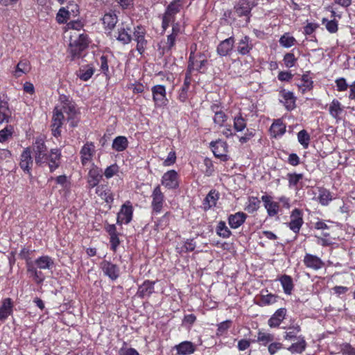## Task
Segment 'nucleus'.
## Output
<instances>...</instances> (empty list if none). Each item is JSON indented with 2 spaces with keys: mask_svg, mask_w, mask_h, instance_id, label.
Listing matches in <instances>:
<instances>
[{
  "mask_svg": "<svg viewBox=\"0 0 355 355\" xmlns=\"http://www.w3.org/2000/svg\"><path fill=\"white\" fill-rule=\"evenodd\" d=\"M31 148L35 164L40 168L48 167L50 173L54 172L61 163V150L55 148L49 150L46 145V137L40 135L35 138Z\"/></svg>",
  "mask_w": 355,
  "mask_h": 355,
  "instance_id": "nucleus-1",
  "label": "nucleus"
},
{
  "mask_svg": "<svg viewBox=\"0 0 355 355\" xmlns=\"http://www.w3.org/2000/svg\"><path fill=\"white\" fill-rule=\"evenodd\" d=\"M29 254L30 251L24 248L20 251L19 255L21 259L26 261L27 272L28 274H30V276L33 278L36 283H42L45 279V277L42 271L38 270L36 269V268L33 267V261L31 260Z\"/></svg>",
  "mask_w": 355,
  "mask_h": 355,
  "instance_id": "nucleus-2",
  "label": "nucleus"
},
{
  "mask_svg": "<svg viewBox=\"0 0 355 355\" xmlns=\"http://www.w3.org/2000/svg\"><path fill=\"white\" fill-rule=\"evenodd\" d=\"M193 55L194 53L191 52L189 58L188 67L185 74L184 84L181 87L178 94V99L182 103L185 102L188 98V91L191 83V73L194 70Z\"/></svg>",
  "mask_w": 355,
  "mask_h": 355,
  "instance_id": "nucleus-3",
  "label": "nucleus"
},
{
  "mask_svg": "<svg viewBox=\"0 0 355 355\" xmlns=\"http://www.w3.org/2000/svg\"><path fill=\"white\" fill-rule=\"evenodd\" d=\"M31 148L26 147L20 155L19 166L21 169L29 177L32 178L31 169L33 165L34 158L31 156Z\"/></svg>",
  "mask_w": 355,
  "mask_h": 355,
  "instance_id": "nucleus-4",
  "label": "nucleus"
},
{
  "mask_svg": "<svg viewBox=\"0 0 355 355\" xmlns=\"http://www.w3.org/2000/svg\"><path fill=\"white\" fill-rule=\"evenodd\" d=\"M133 207L130 201H126L121 207L120 211L117 214L116 224L121 225L123 223L128 224L132 219Z\"/></svg>",
  "mask_w": 355,
  "mask_h": 355,
  "instance_id": "nucleus-5",
  "label": "nucleus"
},
{
  "mask_svg": "<svg viewBox=\"0 0 355 355\" xmlns=\"http://www.w3.org/2000/svg\"><path fill=\"white\" fill-rule=\"evenodd\" d=\"M153 93V99L155 107H164L168 104L166 98V87L162 85H157L151 89Z\"/></svg>",
  "mask_w": 355,
  "mask_h": 355,
  "instance_id": "nucleus-6",
  "label": "nucleus"
},
{
  "mask_svg": "<svg viewBox=\"0 0 355 355\" xmlns=\"http://www.w3.org/2000/svg\"><path fill=\"white\" fill-rule=\"evenodd\" d=\"M212 152L216 157L219 158L221 161L226 162L229 159L227 153V144L221 139L211 141L210 143Z\"/></svg>",
  "mask_w": 355,
  "mask_h": 355,
  "instance_id": "nucleus-7",
  "label": "nucleus"
},
{
  "mask_svg": "<svg viewBox=\"0 0 355 355\" xmlns=\"http://www.w3.org/2000/svg\"><path fill=\"white\" fill-rule=\"evenodd\" d=\"M152 212L153 214H159L163 208L164 202V195L161 191L159 185L156 186L152 193Z\"/></svg>",
  "mask_w": 355,
  "mask_h": 355,
  "instance_id": "nucleus-8",
  "label": "nucleus"
},
{
  "mask_svg": "<svg viewBox=\"0 0 355 355\" xmlns=\"http://www.w3.org/2000/svg\"><path fill=\"white\" fill-rule=\"evenodd\" d=\"M101 268L105 275L107 276L111 280L117 279L120 275V268L119 266L106 260L101 263Z\"/></svg>",
  "mask_w": 355,
  "mask_h": 355,
  "instance_id": "nucleus-9",
  "label": "nucleus"
},
{
  "mask_svg": "<svg viewBox=\"0 0 355 355\" xmlns=\"http://www.w3.org/2000/svg\"><path fill=\"white\" fill-rule=\"evenodd\" d=\"M178 175L175 170H170L166 172L162 178V184L168 189L178 188Z\"/></svg>",
  "mask_w": 355,
  "mask_h": 355,
  "instance_id": "nucleus-10",
  "label": "nucleus"
},
{
  "mask_svg": "<svg viewBox=\"0 0 355 355\" xmlns=\"http://www.w3.org/2000/svg\"><path fill=\"white\" fill-rule=\"evenodd\" d=\"M302 211L300 209H294L291 214V221L288 223L289 228L295 233H298L304 223Z\"/></svg>",
  "mask_w": 355,
  "mask_h": 355,
  "instance_id": "nucleus-11",
  "label": "nucleus"
},
{
  "mask_svg": "<svg viewBox=\"0 0 355 355\" xmlns=\"http://www.w3.org/2000/svg\"><path fill=\"white\" fill-rule=\"evenodd\" d=\"M12 112L9 108L7 96L0 94V125L8 123L11 119Z\"/></svg>",
  "mask_w": 355,
  "mask_h": 355,
  "instance_id": "nucleus-12",
  "label": "nucleus"
},
{
  "mask_svg": "<svg viewBox=\"0 0 355 355\" xmlns=\"http://www.w3.org/2000/svg\"><path fill=\"white\" fill-rule=\"evenodd\" d=\"M252 7L253 5L251 6L248 0H239L234 6V9L239 17H247L246 24H248L250 21V15Z\"/></svg>",
  "mask_w": 355,
  "mask_h": 355,
  "instance_id": "nucleus-13",
  "label": "nucleus"
},
{
  "mask_svg": "<svg viewBox=\"0 0 355 355\" xmlns=\"http://www.w3.org/2000/svg\"><path fill=\"white\" fill-rule=\"evenodd\" d=\"M102 178V169L92 164V167L88 173L87 183L89 188L97 187Z\"/></svg>",
  "mask_w": 355,
  "mask_h": 355,
  "instance_id": "nucleus-14",
  "label": "nucleus"
},
{
  "mask_svg": "<svg viewBox=\"0 0 355 355\" xmlns=\"http://www.w3.org/2000/svg\"><path fill=\"white\" fill-rule=\"evenodd\" d=\"M95 146L93 142H87L80 151L81 163L85 166L92 159L95 153Z\"/></svg>",
  "mask_w": 355,
  "mask_h": 355,
  "instance_id": "nucleus-15",
  "label": "nucleus"
},
{
  "mask_svg": "<svg viewBox=\"0 0 355 355\" xmlns=\"http://www.w3.org/2000/svg\"><path fill=\"white\" fill-rule=\"evenodd\" d=\"M155 282L146 280L139 286L136 295L141 299L150 297L154 293Z\"/></svg>",
  "mask_w": 355,
  "mask_h": 355,
  "instance_id": "nucleus-16",
  "label": "nucleus"
},
{
  "mask_svg": "<svg viewBox=\"0 0 355 355\" xmlns=\"http://www.w3.org/2000/svg\"><path fill=\"white\" fill-rule=\"evenodd\" d=\"M303 262L307 268H311L314 270L321 269L324 265V262L320 257L309 253L305 254Z\"/></svg>",
  "mask_w": 355,
  "mask_h": 355,
  "instance_id": "nucleus-17",
  "label": "nucleus"
},
{
  "mask_svg": "<svg viewBox=\"0 0 355 355\" xmlns=\"http://www.w3.org/2000/svg\"><path fill=\"white\" fill-rule=\"evenodd\" d=\"M235 40L234 37H230L219 43L217 46V53L220 56H226L232 51Z\"/></svg>",
  "mask_w": 355,
  "mask_h": 355,
  "instance_id": "nucleus-18",
  "label": "nucleus"
},
{
  "mask_svg": "<svg viewBox=\"0 0 355 355\" xmlns=\"http://www.w3.org/2000/svg\"><path fill=\"white\" fill-rule=\"evenodd\" d=\"M54 265L53 259L47 255L41 256L33 261V267L40 271L41 270L51 269Z\"/></svg>",
  "mask_w": 355,
  "mask_h": 355,
  "instance_id": "nucleus-19",
  "label": "nucleus"
},
{
  "mask_svg": "<svg viewBox=\"0 0 355 355\" xmlns=\"http://www.w3.org/2000/svg\"><path fill=\"white\" fill-rule=\"evenodd\" d=\"M280 94L282 99H280L279 102L284 104L286 109L288 111L294 110L296 107V98L294 96L293 93L289 91L286 92L285 89H283L280 92Z\"/></svg>",
  "mask_w": 355,
  "mask_h": 355,
  "instance_id": "nucleus-20",
  "label": "nucleus"
},
{
  "mask_svg": "<svg viewBox=\"0 0 355 355\" xmlns=\"http://www.w3.org/2000/svg\"><path fill=\"white\" fill-rule=\"evenodd\" d=\"M261 200L264 202V207L269 216H274L279 211V203L272 201V197L268 195L261 196Z\"/></svg>",
  "mask_w": 355,
  "mask_h": 355,
  "instance_id": "nucleus-21",
  "label": "nucleus"
},
{
  "mask_svg": "<svg viewBox=\"0 0 355 355\" xmlns=\"http://www.w3.org/2000/svg\"><path fill=\"white\" fill-rule=\"evenodd\" d=\"M253 46L250 37L248 35L243 36L237 43V52L241 55H246Z\"/></svg>",
  "mask_w": 355,
  "mask_h": 355,
  "instance_id": "nucleus-22",
  "label": "nucleus"
},
{
  "mask_svg": "<svg viewBox=\"0 0 355 355\" xmlns=\"http://www.w3.org/2000/svg\"><path fill=\"white\" fill-rule=\"evenodd\" d=\"M248 218V215L242 211H239L228 216V223L231 228L236 229L241 226Z\"/></svg>",
  "mask_w": 355,
  "mask_h": 355,
  "instance_id": "nucleus-23",
  "label": "nucleus"
},
{
  "mask_svg": "<svg viewBox=\"0 0 355 355\" xmlns=\"http://www.w3.org/2000/svg\"><path fill=\"white\" fill-rule=\"evenodd\" d=\"M286 314V309L285 308H280L277 309L275 313L268 320V324L272 327H277L285 318Z\"/></svg>",
  "mask_w": 355,
  "mask_h": 355,
  "instance_id": "nucleus-24",
  "label": "nucleus"
},
{
  "mask_svg": "<svg viewBox=\"0 0 355 355\" xmlns=\"http://www.w3.org/2000/svg\"><path fill=\"white\" fill-rule=\"evenodd\" d=\"M13 303L11 298H5L0 307V320L5 321L12 313Z\"/></svg>",
  "mask_w": 355,
  "mask_h": 355,
  "instance_id": "nucleus-25",
  "label": "nucleus"
},
{
  "mask_svg": "<svg viewBox=\"0 0 355 355\" xmlns=\"http://www.w3.org/2000/svg\"><path fill=\"white\" fill-rule=\"evenodd\" d=\"M95 69L91 65L81 66L76 71L77 76L83 81L89 80L94 75Z\"/></svg>",
  "mask_w": 355,
  "mask_h": 355,
  "instance_id": "nucleus-26",
  "label": "nucleus"
},
{
  "mask_svg": "<svg viewBox=\"0 0 355 355\" xmlns=\"http://www.w3.org/2000/svg\"><path fill=\"white\" fill-rule=\"evenodd\" d=\"M177 352L180 355L193 354L196 350L195 345L190 341H184L175 346Z\"/></svg>",
  "mask_w": 355,
  "mask_h": 355,
  "instance_id": "nucleus-27",
  "label": "nucleus"
},
{
  "mask_svg": "<svg viewBox=\"0 0 355 355\" xmlns=\"http://www.w3.org/2000/svg\"><path fill=\"white\" fill-rule=\"evenodd\" d=\"M297 341L295 343H293L291 346H289L287 349L291 353H297L302 354L306 347V343L304 339V337L302 336H300L297 338Z\"/></svg>",
  "mask_w": 355,
  "mask_h": 355,
  "instance_id": "nucleus-28",
  "label": "nucleus"
},
{
  "mask_svg": "<svg viewBox=\"0 0 355 355\" xmlns=\"http://www.w3.org/2000/svg\"><path fill=\"white\" fill-rule=\"evenodd\" d=\"M103 24L105 26V29L110 30V31H112L114 28L115 27L118 18L115 13L114 12H109L106 13L103 19ZM111 32H109L108 34H110Z\"/></svg>",
  "mask_w": 355,
  "mask_h": 355,
  "instance_id": "nucleus-29",
  "label": "nucleus"
},
{
  "mask_svg": "<svg viewBox=\"0 0 355 355\" xmlns=\"http://www.w3.org/2000/svg\"><path fill=\"white\" fill-rule=\"evenodd\" d=\"M219 195L216 190H211L203 200V206L205 210L214 207L218 200Z\"/></svg>",
  "mask_w": 355,
  "mask_h": 355,
  "instance_id": "nucleus-30",
  "label": "nucleus"
},
{
  "mask_svg": "<svg viewBox=\"0 0 355 355\" xmlns=\"http://www.w3.org/2000/svg\"><path fill=\"white\" fill-rule=\"evenodd\" d=\"M130 28L119 27L117 30L116 35L114 36L116 40L123 44L130 43L132 40V36L128 33Z\"/></svg>",
  "mask_w": 355,
  "mask_h": 355,
  "instance_id": "nucleus-31",
  "label": "nucleus"
},
{
  "mask_svg": "<svg viewBox=\"0 0 355 355\" xmlns=\"http://www.w3.org/2000/svg\"><path fill=\"white\" fill-rule=\"evenodd\" d=\"M279 280L282 286L284 292L287 295H291L294 288L292 277L284 274L279 277Z\"/></svg>",
  "mask_w": 355,
  "mask_h": 355,
  "instance_id": "nucleus-32",
  "label": "nucleus"
},
{
  "mask_svg": "<svg viewBox=\"0 0 355 355\" xmlns=\"http://www.w3.org/2000/svg\"><path fill=\"white\" fill-rule=\"evenodd\" d=\"M271 135L276 137L283 135L286 132V125L281 119L275 120L270 128Z\"/></svg>",
  "mask_w": 355,
  "mask_h": 355,
  "instance_id": "nucleus-33",
  "label": "nucleus"
},
{
  "mask_svg": "<svg viewBox=\"0 0 355 355\" xmlns=\"http://www.w3.org/2000/svg\"><path fill=\"white\" fill-rule=\"evenodd\" d=\"M128 140L125 136H118L113 140L112 148L117 152H121L128 148Z\"/></svg>",
  "mask_w": 355,
  "mask_h": 355,
  "instance_id": "nucleus-34",
  "label": "nucleus"
},
{
  "mask_svg": "<svg viewBox=\"0 0 355 355\" xmlns=\"http://www.w3.org/2000/svg\"><path fill=\"white\" fill-rule=\"evenodd\" d=\"M96 193L107 203H112L114 200L113 195L110 190L105 189L104 186H98L96 189Z\"/></svg>",
  "mask_w": 355,
  "mask_h": 355,
  "instance_id": "nucleus-35",
  "label": "nucleus"
},
{
  "mask_svg": "<svg viewBox=\"0 0 355 355\" xmlns=\"http://www.w3.org/2000/svg\"><path fill=\"white\" fill-rule=\"evenodd\" d=\"M333 199L331 193L325 188H320L319 189V196L318 200L319 202L323 205L327 206L329 205V202Z\"/></svg>",
  "mask_w": 355,
  "mask_h": 355,
  "instance_id": "nucleus-36",
  "label": "nucleus"
},
{
  "mask_svg": "<svg viewBox=\"0 0 355 355\" xmlns=\"http://www.w3.org/2000/svg\"><path fill=\"white\" fill-rule=\"evenodd\" d=\"M286 177L288 181V187L297 189L298 183L303 179L304 175L302 173H288Z\"/></svg>",
  "mask_w": 355,
  "mask_h": 355,
  "instance_id": "nucleus-37",
  "label": "nucleus"
},
{
  "mask_svg": "<svg viewBox=\"0 0 355 355\" xmlns=\"http://www.w3.org/2000/svg\"><path fill=\"white\" fill-rule=\"evenodd\" d=\"M301 327L297 324L290 326L287 328V331L285 332V334L284 336V338L285 340H295L297 339L298 336H297V334L300 332Z\"/></svg>",
  "mask_w": 355,
  "mask_h": 355,
  "instance_id": "nucleus-38",
  "label": "nucleus"
},
{
  "mask_svg": "<svg viewBox=\"0 0 355 355\" xmlns=\"http://www.w3.org/2000/svg\"><path fill=\"white\" fill-rule=\"evenodd\" d=\"M64 119V116L62 111L58 109L57 107H55L53 110L51 126H57V128H61Z\"/></svg>",
  "mask_w": 355,
  "mask_h": 355,
  "instance_id": "nucleus-39",
  "label": "nucleus"
},
{
  "mask_svg": "<svg viewBox=\"0 0 355 355\" xmlns=\"http://www.w3.org/2000/svg\"><path fill=\"white\" fill-rule=\"evenodd\" d=\"M309 71H307L302 76V83L299 85V87L302 90V93H304L306 91L311 90L313 88V83L311 78L309 76Z\"/></svg>",
  "mask_w": 355,
  "mask_h": 355,
  "instance_id": "nucleus-40",
  "label": "nucleus"
},
{
  "mask_svg": "<svg viewBox=\"0 0 355 355\" xmlns=\"http://www.w3.org/2000/svg\"><path fill=\"white\" fill-rule=\"evenodd\" d=\"M329 114L336 119H338V115L342 112L341 104L337 99H334L329 106Z\"/></svg>",
  "mask_w": 355,
  "mask_h": 355,
  "instance_id": "nucleus-41",
  "label": "nucleus"
},
{
  "mask_svg": "<svg viewBox=\"0 0 355 355\" xmlns=\"http://www.w3.org/2000/svg\"><path fill=\"white\" fill-rule=\"evenodd\" d=\"M216 233L220 237H223L224 239L229 238L232 234V232L227 227L225 222L223 220H220L218 223V225L216 227Z\"/></svg>",
  "mask_w": 355,
  "mask_h": 355,
  "instance_id": "nucleus-42",
  "label": "nucleus"
},
{
  "mask_svg": "<svg viewBox=\"0 0 355 355\" xmlns=\"http://www.w3.org/2000/svg\"><path fill=\"white\" fill-rule=\"evenodd\" d=\"M193 57L195 58V54L193 55ZM198 59H193L194 60V69L197 70L200 73H202V69L205 67V65L207 64L208 61L207 58H205V54L203 53H199L197 55Z\"/></svg>",
  "mask_w": 355,
  "mask_h": 355,
  "instance_id": "nucleus-43",
  "label": "nucleus"
},
{
  "mask_svg": "<svg viewBox=\"0 0 355 355\" xmlns=\"http://www.w3.org/2000/svg\"><path fill=\"white\" fill-rule=\"evenodd\" d=\"M30 70L29 62L26 60H21L16 67L15 76L19 77L21 73H26Z\"/></svg>",
  "mask_w": 355,
  "mask_h": 355,
  "instance_id": "nucleus-44",
  "label": "nucleus"
},
{
  "mask_svg": "<svg viewBox=\"0 0 355 355\" xmlns=\"http://www.w3.org/2000/svg\"><path fill=\"white\" fill-rule=\"evenodd\" d=\"M273 340H274L273 335L268 334V333L259 331L258 336H257V339L255 340V342H258L261 345L266 346L268 343H271Z\"/></svg>",
  "mask_w": 355,
  "mask_h": 355,
  "instance_id": "nucleus-45",
  "label": "nucleus"
},
{
  "mask_svg": "<svg viewBox=\"0 0 355 355\" xmlns=\"http://www.w3.org/2000/svg\"><path fill=\"white\" fill-rule=\"evenodd\" d=\"M261 201L257 197H250L249 203L245 207V210L250 214L257 211L260 207Z\"/></svg>",
  "mask_w": 355,
  "mask_h": 355,
  "instance_id": "nucleus-46",
  "label": "nucleus"
},
{
  "mask_svg": "<svg viewBox=\"0 0 355 355\" xmlns=\"http://www.w3.org/2000/svg\"><path fill=\"white\" fill-rule=\"evenodd\" d=\"M297 139L299 143L304 147L307 148L309 144L310 136L305 130H302L297 133Z\"/></svg>",
  "mask_w": 355,
  "mask_h": 355,
  "instance_id": "nucleus-47",
  "label": "nucleus"
},
{
  "mask_svg": "<svg viewBox=\"0 0 355 355\" xmlns=\"http://www.w3.org/2000/svg\"><path fill=\"white\" fill-rule=\"evenodd\" d=\"M246 128L245 119L240 114L234 119V128L237 132H241Z\"/></svg>",
  "mask_w": 355,
  "mask_h": 355,
  "instance_id": "nucleus-48",
  "label": "nucleus"
},
{
  "mask_svg": "<svg viewBox=\"0 0 355 355\" xmlns=\"http://www.w3.org/2000/svg\"><path fill=\"white\" fill-rule=\"evenodd\" d=\"M71 42L77 44L80 49H86L89 45L88 36L85 34H80L78 38L74 40H71Z\"/></svg>",
  "mask_w": 355,
  "mask_h": 355,
  "instance_id": "nucleus-49",
  "label": "nucleus"
},
{
  "mask_svg": "<svg viewBox=\"0 0 355 355\" xmlns=\"http://www.w3.org/2000/svg\"><path fill=\"white\" fill-rule=\"evenodd\" d=\"M283 61L287 68H291L295 66L297 58L293 52H289L284 55Z\"/></svg>",
  "mask_w": 355,
  "mask_h": 355,
  "instance_id": "nucleus-50",
  "label": "nucleus"
},
{
  "mask_svg": "<svg viewBox=\"0 0 355 355\" xmlns=\"http://www.w3.org/2000/svg\"><path fill=\"white\" fill-rule=\"evenodd\" d=\"M295 42V39L292 37L289 36L288 34L283 35L280 39H279V44L281 46L285 47V48H289L294 45V42Z\"/></svg>",
  "mask_w": 355,
  "mask_h": 355,
  "instance_id": "nucleus-51",
  "label": "nucleus"
},
{
  "mask_svg": "<svg viewBox=\"0 0 355 355\" xmlns=\"http://www.w3.org/2000/svg\"><path fill=\"white\" fill-rule=\"evenodd\" d=\"M277 296L273 294L262 295L260 297V304L262 306L274 304L277 300Z\"/></svg>",
  "mask_w": 355,
  "mask_h": 355,
  "instance_id": "nucleus-52",
  "label": "nucleus"
},
{
  "mask_svg": "<svg viewBox=\"0 0 355 355\" xmlns=\"http://www.w3.org/2000/svg\"><path fill=\"white\" fill-rule=\"evenodd\" d=\"M13 132V127L12 125H7L5 128L0 130V142L6 141Z\"/></svg>",
  "mask_w": 355,
  "mask_h": 355,
  "instance_id": "nucleus-53",
  "label": "nucleus"
},
{
  "mask_svg": "<svg viewBox=\"0 0 355 355\" xmlns=\"http://www.w3.org/2000/svg\"><path fill=\"white\" fill-rule=\"evenodd\" d=\"M137 42V51L139 53V54L142 55L146 49L147 41L145 39V36H141L135 39Z\"/></svg>",
  "mask_w": 355,
  "mask_h": 355,
  "instance_id": "nucleus-54",
  "label": "nucleus"
},
{
  "mask_svg": "<svg viewBox=\"0 0 355 355\" xmlns=\"http://www.w3.org/2000/svg\"><path fill=\"white\" fill-rule=\"evenodd\" d=\"M180 0H173L166 7V10L175 15L180 10L181 5L179 3Z\"/></svg>",
  "mask_w": 355,
  "mask_h": 355,
  "instance_id": "nucleus-55",
  "label": "nucleus"
},
{
  "mask_svg": "<svg viewBox=\"0 0 355 355\" xmlns=\"http://www.w3.org/2000/svg\"><path fill=\"white\" fill-rule=\"evenodd\" d=\"M325 21L327 22L325 25L326 28L329 33H335L338 31V22L336 19H334L328 21L324 18L322 19V23L324 24Z\"/></svg>",
  "mask_w": 355,
  "mask_h": 355,
  "instance_id": "nucleus-56",
  "label": "nucleus"
},
{
  "mask_svg": "<svg viewBox=\"0 0 355 355\" xmlns=\"http://www.w3.org/2000/svg\"><path fill=\"white\" fill-rule=\"evenodd\" d=\"M69 50L72 56V60H73L76 58H79L85 49H80V47L77 44L71 42L69 44Z\"/></svg>",
  "mask_w": 355,
  "mask_h": 355,
  "instance_id": "nucleus-57",
  "label": "nucleus"
},
{
  "mask_svg": "<svg viewBox=\"0 0 355 355\" xmlns=\"http://www.w3.org/2000/svg\"><path fill=\"white\" fill-rule=\"evenodd\" d=\"M119 171V166L116 164L107 166L104 172V175L107 179L112 178Z\"/></svg>",
  "mask_w": 355,
  "mask_h": 355,
  "instance_id": "nucleus-58",
  "label": "nucleus"
},
{
  "mask_svg": "<svg viewBox=\"0 0 355 355\" xmlns=\"http://www.w3.org/2000/svg\"><path fill=\"white\" fill-rule=\"evenodd\" d=\"M213 119L215 124L221 127L223 125V123L227 121V116L225 114L224 112L221 111L214 114Z\"/></svg>",
  "mask_w": 355,
  "mask_h": 355,
  "instance_id": "nucleus-59",
  "label": "nucleus"
},
{
  "mask_svg": "<svg viewBox=\"0 0 355 355\" xmlns=\"http://www.w3.org/2000/svg\"><path fill=\"white\" fill-rule=\"evenodd\" d=\"M196 246V242L193 239H187L181 248V252H192L195 250Z\"/></svg>",
  "mask_w": 355,
  "mask_h": 355,
  "instance_id": "nucleus-60",
  "label": "nucleus"
},
{
  "mask_svg": "<svg viewBox=\"0 0 355 355\" xmlns=\"http://www.w3.org/2000/svg\"><path fill=\"white\" fill-rule=\"evenodd\" d=\"M169 216L170 212H166L156 222V226L160 227L161 229H163L164 227L167 226L169 223Z\"/></svg>",
  "mask_w": 355,
  "mask_h": 355,
  "instance_id": "nucleus-61",
  "label": "nucleus"
},
{
  "mask_svg": "<svg viewBox=\"0 0 355 355\" xmlns=\"http://www.w3.org/2000/svg\"><path fill=\"white\" fill-rule=\"evenodd\" d=\"M255 135V130L247 129L245 135L239 138V141L241 144H245L249 141Z\"/></svg>",
  "mask_w": 355,
  "mask_h": 355,
  "instance_id": "nucleus-62",
  "label": "nucleus"
},
{
  "mask_svg": "<svg viewBox=\"0 0 355 355\" xmlns=\"http://www.w3.org/2000/svg\"><path fill=\"white\" fill-rule=\"evenodd\" d=\"M61 110L63 114L65 113L67 115L73 114V113L76 112V109L73 103H65V105H63Z\"/></svg>",
  "mask_w": 355,
  "mask_h": 355,
  "instance_id": "nucleus-63",
  "label": "nucleus"
},
{
  "mask_svg": "<svg viewBox=\"0 0 355 355\" xmlns=\"http://www.w3.org/2000/svg\"><path fill=\"white\" fill-rule=\"evenodd\" d=\"M69 15V11L66 10L64 8H60L58 15L57 19L59 23H64Z\"/></svg>",
  "mask_w": 355,
  "mask_h": 355,
  "instance_id": "nucleus-64",
  "label": "nucleus"
}]
</instances>
